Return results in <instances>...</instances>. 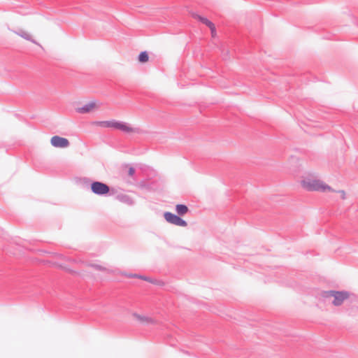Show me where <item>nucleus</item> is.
<instances>
[{"label":"nucleus","mask_w":358,"mask_h":358,"mask_svg":"<svg viewBox=\"0 0 358 358\" xmlns=\"http://www.w3.org/2000/svg\"><path fill=\"white\" fill-rule=\"evenodd\" d=\"M133 316L138 320L141 324H155V320L149 317L145 316V315H141L136 313H133Z\"/></svg>","instance_id":"obj_8"},{"label":"nucleus","mask_w":358,"mask_h":358,"mask_svg":"<svg viewBox=\"0 0 358 358\" xmlns=\"http://www.w3.org/2000/svg\"><path fill=\"white\" fill-rule=\"evenodd\" d=\"M96 104L94 102H89L84 105L83 107L77 108L76 112L80 114H85L90 113Z\"/></svg>","instance_id":"obj_9"},{"label":"nucleus","mask_w":358,"mask_h":358,"mask_svg":"<svg viewBox=\"0 0 358 358\" xmlns=\"http://www.w3.org/2000/svg\"><path fill=\"white\" fill-rule=\"evenodd\" d=\"M338 192L339 194H341V196L342 199H345V192L344 190H339V191H338Z\"/></svg>","instance_id":"obj_16"},{"label":"nucleus","mask_w":358,"mask_h":358,"mask_svg":"<svg viewBox=\"0 0 358 358\" xmlns=\"http://www.w3.org/2000/svg\"><path fill=\"white\" fill-rule=\"evenodd\" d=\"M301 185L303 189L308 191L334 192L329 185L320 180L305 179L301 181Z\"/></svg>","instance_id":"obj_3"},{"label":"nucleus","mask_w":358,"mask_h":358,"mask_svg":"<svg viewBox=\"0 0 358 358\" xmlns=\"http://www.w3.org/2000/svg\"><path fill=\"white\" fill-rule=\"evenodd\" d=\"M51 145L55 148H64L69 146V141L64 137L59 136H54L50 139Z\"/></svg>","instance_id":"obj_6"},{"label":"nucleus","mask_w":358,"mask_h":358,"mask_svg":"<svg viewBox=\"0 0 358 358\" xmlns=\"http://www.w3.org/2000/svg\"><path fill=\"white\" fill-rule=\"evenodd\" d=\"M117 199L122 203L131 206L134 204L133 199L127 194H119L117 196Z\"/></svg>","instance_id":"obj_10"},{"label":"nucleus","mask_w":358,"mask_h":358,"mask_svg":"<svg viewBox=\"0 0 358 358\" xmlns=\"http://www.w3.org/2000/svg\"><path fill=\"white\" fill-rule=\"evenodd\" d=\"M93 266L94 268H96V269H98V270H101L102 269V267L101 266H99V265H93Z\"/></svg>","instance_id":"obj_17"},{"label":"nucleus","mask_w":358,"mask_h":358,"mask_svg":"<svg viewBox=\"0 0 358 358\" xmlns=\"http://www.w3.org/2000/svg\"><path fill=\"white\" fill-rule=\"evenodd\" d=\"M15 33H16V34L21 36L22 38H23L27 41H31L33 43L37 44L36 41L31 38V35L28 32H27L24 30H19L18 31H16Z\"/></svg>","instance_id":"obj_12"},{"label":"nucleus","mask_w":358,"mask_h":358,"mask_svg":"<svg viewBox=\"0 0 358 358\" xmlns=\"http://www.w3.org/2000/svg\"><path fill=\"white\" fill-rule=\"evenodd\" d=\"M193 17L194 18H197L200 22H201L202 23L206 24L208 27H209L211 30L213 35L214 34V33H215L216 29H215V24L211 21L208 20L206 17H201L197 14H194Z\"/></svg>","instance_id":"obj_7"},{"label":"nucleus","mask_w":358,"mask_h":358,"mask_svg":"<svg viewBox=\"0 0 358 358\" xmlns=\"http://www.w3.org/2000/svg\"><path fill=\"white\" fill-rule=\"evenodd\" d=\"M135 173V169L133 167H130L128 171V174L129 176H134Z\"/></svg>","instance_id":"obj_15"},{"label":"nucleus","mask_w":358,"mask_h":358,"mask_svg":"<svg viewBox=\"0 0 358 358\" xmlns=\"http://www.w3.org/2000/svg\"><path fill=\"white\" fill-rule=\"evenodd\" d=\"M176 211L178 215H184L189 211L188 207L185 204H177Z\"/></svg>","instance_id":"obj_11"},{"label":"nucleus","mask_w":358,"mask_h":358,"mask_svg":"<svg viewBox=\"0 0 358 358\" xmlns=\"http://www.w3.org/2000/svg\"><path fill=\"white\" fill-rule=\"evenodd\" d=\"M96 125L102 127H106V128H114L115 129L120 130L124 133H139L140 129L136 127H131L129 124L117 121L115 120H106V121H99L97 122Z\"/></svg>","instance_id":"obj_1"},{"label":"nucleus","mask_w":358,"mask_h":358,"mask_svg":"<svg viewBox=\"0 0 358 358\" xmlns=\"http://www.w3.org/2000/svg\"><path fill=\"white\" fill-rule=\"evenodd\" d=\"M129 276H130V277H133V278H141V279H143V280H144L151 282V280H150V278H149L148 277H146V276L140 275H137V274L130 275Z\"/></svg>","instance_id":"obj_14"},{"label":"nucleus","mask_w":358,"mask_h":358,"mask_svg":"<svg viewBox=\"0 0 358 358\" xmlns=\"http://www.w3.org/2000/svg\"><path fill=\"white\" fill-rule=\"evenodd\" d=\"M164 217L166 221L170 224L179 227L187 226V223L185 220L180 217L179 215L173 214L171 212H165L164 213Z\"/></svg>","instance_id":"obj_5"},{"label":"nucleus","mask_w":358,"mask_h":358,"mask_svg":"<svg viewBox=\"0 0 358 358\" xmlns=\"http://www.w3.org/2000/svg\"><path fill=\"white\" fill-rule=\"evenodd\" d=\"M149 56L146 51L141 52L138 55L139 62L144 63L148 61Z\"/></svg>","instance_id":"obj_13"},{"label":"nucleus","mask_w":358,"mask_h":358,"mask_svg":"<svg viewBox=\"0 0 358 358\" xmlns=\"http://www.w3.org/2000/svg\"><path fill=\"white\" fill-rule=\"evenodd\" d=\"M351 295L352 294L348 291L329 290L321 293V296L324 299H333L331 303L335 306L342 305L344 301L349 299Z\"/></svg>","instance_id":"obj_2"},{"label":"nucleus","mask_w":358,"mask_h":358,"mask_svg":"<svg viewBox=\"0 0 358 358\" xmlns=\"http://www.w3.org/2000/svg\"><path fill=\"white\" fill-rule=\"evenodd\" d=\"M90 189L92 193L99 196H104L109 193L110 187L100 181H93L90 184Z\"/></svg>","instance_id":"obj_4"}]
</instances>
